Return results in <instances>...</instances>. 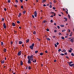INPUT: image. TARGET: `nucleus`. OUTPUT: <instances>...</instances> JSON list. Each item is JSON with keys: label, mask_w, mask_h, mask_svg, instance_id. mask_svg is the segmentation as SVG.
I'll return each mask as SVG.
<instances>
[{"label": "nucleus", "mask_w": 74, "mask_h": 74, "mask_svg": "<svg viewBox=\"0 0 74 74\" xmlns=\"http://www.w3.org/2000/svg\"><path fill=\"white\" fill-rule=\"evenodd\" d=\"M23 44V42L21 41H19V44L21 45V44Z\"/></svg>", "instance_id": "nucleus-9"}, {"label": "nucleus", "mask_w": 74, "mask_h": 74, "mask_svg": "<svg viewBox=\"0 0 74 74\" xmlns=\"http://www.w3.org/2000/svg\"><path fill=\"white\" fill-rule=\"evenodd\" d=\"M53 16H55V15H56V13H53Z\"/></svg>", "instance_id": "nucleus-44"}, {"label": "nucleus", "mask_w": 74, "mask_h": 74, "mask_svg": "<svg viewBox=\"0 0 74 74\" xmlns=\"http://www.w3.org/2000/svg\"><path fill=\"white\" fill-rule=\"evenodd\" d=\"M71 55L72 56H74V53H71Z\"/></svg>", "instance_id": "nucleus-34"}, {"label": "nucleus", "mask_w": 74, "mask_h": 74, "mask_svg": "<svg viewBox=\"0 0 74 74\" xmlns=\"http://www.w3.org/2000/svg\"><path fill=\"white\" fill-rule=\"evenodd\" d=\"M54 32H55V33H56V32H57V30H54Z\"/></svg>", "instance_id": "nucleus-51"}, {"label": "nucleus", "mask_w": 74, "mask_h": 74, "mask_svg": "<svg viewBox=\"0 0 74 74\" xmlns=\"http://www.w3.org/2000/svg\"><path fill=\"white\" fill-rule=\"evenodd\" d=\"M3 26L4 29H6V27H7V26H6V24H5V23H4L3 24Z\"/></svg>", "instance_id": "nucleus-3"}, {"label": "nucleus", "mask_w": 74, "mask_h": 74, "mask_svg": "<svg viewBox=\"0 0 74 74\" xmlns=\"http://www.w3.org/2000/svg\"><path fill=\"white\" fill-rule=\"evenodd\" d=\"M56 44L57 45H59V42H57L56 43Z\"/></svg>", "instance_id": "nucleus-64"}, {"label": "nucleus", "mask_w": 74, "mask_h": 74, "mask_svg": "<svg viewBox=\"0 0 74 74\" xmlns=\"http://www.w3.org/2000/svg\"><path fill=\"white\" fill-rule=\"evenodd\" d=\"M68 11H66V13L67 14H68Z\"/></svg>", "instance_id": "nucleus-54"}, {"label": "nucleus", "mask_w": 74, "mask_h": 74, "mask_svg": "<svg viewBox=\"0 0 74 74\" xmlns=\"http://www.w3.org/2000/svg\"><path fill=\"white\" fill-rule=\"evenodd\" d=\"M15 2L16 3H18V1L17 0H16Z\"/></svg>", "instance_id": "nucleus-36"}, {"label": "nucleus", "mask_w": 74, "mask_h": 74, "mask_svg": "<svg viewBox=\"0 0 74 74\" xmlns=\"http://www.w3.org/2000/svg\"><path fill=\"white\" fill-rule=\"evenodd\" d=\"M51 14H52V15H53V14H54V12H50Z\"/></svg>", "instance_id": "nucleus-32"}, {"label": "nucleus", "mask_w": 74, "mask_h": 74, "mask_svg": "<svg viewBox=\"0 0 74 74\" xmlns=\"http://www.w3.org/2000/svg\"><path fill=\"white\" fill-rule=\"evenodd\" d=\"M60 55H61L62 56H64V54L63 53L60 54Z\"/></svg>", "instance_id": "nucleus-27"}, {"label": "nucleus", "mask_w": 74, "mask_h": 74, "mask_svg": "<svg viewBox=\"0 0 74 74\" xmlns=\"http://www.w3.org/2000/svg\"><path fill=\"white\" fill-rule=\"evenodd\" d=\"M50 22H51V23H52V22H53V20H51L50 21Z\"/></svg>", "instance_id": "nucleus-59"}, {"label": "nucleus", "mask_w": 74, "mask_h": 74, "mask_svg": "<svg viewBox=\"0 0 74 74\" xmlns=\"http://www.w3.org/2000/svg\"><path fill=\"white\" fill-rule=\"evenodd\" d=\"M53 10H55V7H53Z\"/></svg>", "instance_id": "nucleus-63"}, {"label": "nucleus", "mask_w": 74, "mask_h": 74, "mask_svg": "<svg viewBox=\"0 0 74 74\" xmlns=\"http://www.w3.org/2000/svg\"><path fill=\"white\" fill-rule=\"evenodd\" d=\"M57 27L59 29H60V26H57Z\"/></svg>", "instance_id": "nucleus-50"}, {"label": "nucleus", "mask_w": 74, "mask_h": 74, "mask_svg": "<svg viewBox=\"0 0 74 74\" xmlns=\"http://www.w3.org/2000/svg\"><path fill=\"white\" fill-rule=\"evenodd\" d=\"M32 16L33 18H34V15H32Z\"/></svg>", "instance_id": "nucleus-48"}, {"label": "nucleus", "mask_w": 74, "mask_h": 74, "mask_svg": "<svg viewBox=\"0 0 74 74\" xmlns=\"http://www.w3.org/2000/svg\"><path fill=\"white\" fill-rule=\"evenodd\" d=\"M50 17L51 18H53V15H52L50 16Z\"/></svg>", "instance_id": "nucleus-62"}, {"label": "nucleus", "mask_w": 74, "mask_h": 74, "mask_svg": "<svg viewBox=\"0 0 74 74\" xmlns=\"http://www.w3.org/2000/svg\"><path fill=\"white\" fill-rule=\"evenodd\" d=\"M1 45H3V42H1Z\"/></svg>", "instance_id": "nucleus-30"}, {"label": "nucleus", "mask_w": 74, "mask_h": 74, "mask_svg": "<svg viewBox=\"0 0 74 74\" xmlns=\"http://www.w3.org/2000/svg\"><path fill=\"white\" fill-rule=\"evenodd\" d=\"M66 50L65 49H64L63 50V51L64 52H66Z\"/></svg>", "instance_id": "nucleus-52"}, {"label": "nucleus", "mask_w": 74, "mask_h": 74, "mask_svg": "<svg viewBox=\"0 0 74 74\" xmlns=\"http://www.w3.org/2000/svg\"><path fill=\"white\" fill-rule=\"evenodd\" d=\"M21 8H22V9H23V5H22L21 6Z\"/></svg>", "instance_id": "nucleus-49"}, {"label": "nucleus", "mask_w": 74, "mask_h": 74, "mask_svg": "<svg viewBox=\"0 0 74 74\" xmlns=\"http://www.w3.org/2000/svg\"><path fill=\"white\" fill-rule=\"evenodd\" d=\"M29 59H31L33 58V55H32L31 56H29L28 57H29Z\"/></svg>", "instance_id": "nucleus-4"}, {"label": "nucleus", "mask_w": 74, "mask_h": 74, "mask_svg": "<svg viewBox=\"0 0 74 74\" xmlns=\"http://www.w3.org/2000/svg\"><path fill=\"white\" fill-rule=\"evenodd\" d=\"M37 11H35L34 12V15L35 17H37Z\"/></svg>", "instance_id": "nucleus-2"}, {"label": "nucleus", "mask_w": 74, "mask_h": 74, "mask_svg": "<svg viewBox=\"0 0 74 74\" xmlns=\"http://www.w3.org/2000/svg\"><path fill=\"white\" fill-rule=\"evenodd\" d=\"M38 51H35V53H38Z\"/></svg>", "instance_id": "nucleus-28"}, {"label": "nucleus", "mask_w": 74, "mask_h": 74, "mask_svg": "<svg viewBox=\"0 0 74 74\" xmlns=\"http://www.w3.org/2000/svg\"><path fill=\"white\" fill-rule=\"evenodd\" d=\"M20 1L21 3H22V2H23V0H20Z\"/></svg>", "instance_id": "nucleus-56"}, {"label": "nucleus", "mask_w": 74, "mask_h": 74, "mask_svg": "<svg viewBox=\"0 0 74 74\" xmlns=\"http://www.w3.org/2000/svg\"><path fill=\"white\" fill-rule=\"evenodd\" d=\"M16 44H18V40H17L16 41Z\"/></svg>", "instance_id": "nucleus-20"}, {"label": "nucleus", "mask_w": 74, "mask_h": 74, "mask_svg": "<svg viewBox=\"0 0 74 74\" xmlns=\"http://www.w3.org/2000/svg\"><path fill=\"white\" fill-rule=\"evenodd\" d=\"M61 38H62V40H64V37H63V36H62Z\"/></svg>", "instance_id": "nucleus-29"}, {"label": "nucleus", "mask_w": 74, "mask_h": 74, "mask_svg": "<svg viewBox=\"0 0 74 74\" xmlns=\"http://www.w3.org/2000/svg\"><path fill=\"white\" fill-rule=\"evenodd\" d=\"M12 25L13 26H15V24L14 23H12Z\"/></svg>", "instance_id": "nucleus-10"}, {"label": "nucleus", "mask_w": 74, "mask_h": 74, "mask_svg": "<svg viewBox=\"0 0 74 74\" xmlns=\"http://www.w3.org/2000/svg\"><path fill=\"white\" fill-rule=\"evenodd\" d=\"M19 16H21L22 15V13H19Z\"/></svg>", "instance_id": "nucleus-40"}, {"label": "nucleus", "mask_w": 74, "mask_h": 74, "mask_svg": "<svg viewBox=\"0 0 74 74\" xmlns=\"http://www.w3.org/2000/svg\"><path fill=\"white\" fill-rule=\"evenodd\" d=\"M64 54L65 55H67V52H66L64 53Z\"/></svg>", "instance_id": "nucleus-45"}, {"label": "nucleus", "mask_w": 74, "mask_h": 74, "mask_svg": "<svg viewBox=\"0 0 74 74\" xmlns=\"http://www.w3.org/2000/svg\"><path fill=\"white\" fill-rule=\"evenodd\" d=\"M10 43L11 44V45H12V44H13V42L12 41L10 42Z\"/></svg>", "instance_id": "nucleus-55"}, {"label": "nucleus", "mask_w": 74, "mask_h": 74, "mask_svg": "<svg viewBox=\"0 0 74 74\" xmlns=\"http://www.w3.org/2000/svg\"><path fill=\"white\" fill-rule=\"evenodd\" d=\"M26 11H23V14H25V13H26Z\"/></svg>", "instance_id": "nucleus-25"}, {"label": "nucleus", "mask_w": 74, "mask_h": 74, "mask_svg": "<svg viewBox=\"0 0 74 74\" xmlns=\"http://www.w3.org/2000/svg\"><path fill=\"white\" fill-rule=\"evenodd\" d=\"M52 6L51 5H49V7L50 8H52Z\"/></svg>", "instance_id": "nucleus-61"}, {"label": "nucleus", "mask_w": 74, "mask_h": 74, "mask_svg": "<svg viewBox=\"0 0 74 74\" xmlns=\"http://www.w3.org/2000/svg\"><path fill=\"white\" fill-rule=\"evenodd\" d=\"M31 46L33 47L34 46V43H33Z\"/></svg>", "instance_id": "nucleus-22"}, {"label": "nucleus", "mask_w": 74, "mask_h": 74, "mask_svg": "<svg viewBox=\"0 0 74 74\" xmlns=\"http://www.w3.org/2000/svg\"><path fill=\"white\" fill-rule=\"evenodd\" d=\"M21 66H22L23 65V62H22V61L21 60Z\"/></svg>", "instance_id": "nucleus-11"}, {"label": "nucleus", "mask_w": 74, "mask_h": 74, "mask_svg": "<svg viewBox=\"0 0 74 74\" xmlns=\"http://www.w3.org/2000/svg\"><path fill=\"white\" fill-rule=\"evenodd\" d=\"M58 35H62V34H61L60 32H59L58 33Z\"/></svg>", "instance_id": "nucleus-42"}, {"label": "nucleus", "mask_w": 74, "mask_h": 74, "mask_svg": "<svg viewBox=\"0 0 74 74\" xmlns=\"http://www.w3.org/2000/svg\"><path fill=\"white\" fill-rule=\"evenodd\" d=\"M47 40H48V41H51V39L49 38H47Z\"/></svg>", "instance_id": "nucleus-14"}, {"label": "nucleus", "mask_w": 74, "mask_h": 74, "mask_svg": "<svg viewBox=\"0 0 74 74\" xmlns=\"http://www.w3.org/2000/svg\"><path fill=\"white\" fill-rule=\"evenodd\" d=\"M14 32L15 34H16V33H17V32H16L15 31H14Z\"/></svg>", "instance_id": "nucleus-46"}, {"label": "nucleus", "mask_w": 74, "mask_h": 74, "mask_svg": "<svg viewBox=\"0 0 74 74\" xmlns=\"http://www.w3.org/2000/svg\"><path fill=\"white\" fill-rule=\"evenodd\" d=\"M17 23H20V21H18L17 22Z\"/></svg>", "instance_id": "nucleus-35"}, {"label": "nucleus", "mask_w": 74, "mask_h": 74, "mask_svg": "<svg viewBox=\"0 0 74 74\" xmlns=\"http://www.w3.org/2000/svg\"><path fill=\"white\" fill-rule=\"evenodd\" d=\"M47 31V32H49V29H47L46 30Z\"/></svg>", "instance_id": "nucleus-39"}, {"label": "nucleus", "mask_w": 74, "mask_h": 74, "mask_svg": "<svg viewBox=\"0 0 74 74\" xmlns=\"http://www.w3.org/2000/svg\"><path fill=\"white\" fill-rule=\"evenodd\" d=\"M26 41V42L27 43L29 42V39H28Z\"/></svg>", "instance_id": "nucleus-18"}, {"label": "nucleus", "mask_w": 74, "mask_h": 74, "mask_svg": "<svg viewBox=\"0 0 74 74\" xmlns=\"http://www.w3.org/2000/svg\"><path fill=\"white\" fill-rule=\"evenodd\" d=\"M66 31V29H63L62 31V32H65Z\"/></svg>", "instance_id": "nucleus-33"}, {"label": "nucleus", "mask_w": 74, "mask_h": 74, "mask_svg": "<svg viewBox=\"0 0 74 74\" xmlns=\"http://www.w3.org/2000/svg\"><path fill=\"white\" fill-rule=\"evenodd\" d=\"M29 48L31 49H33V46H30Z\"/></svg>", "instance_id": "nucleus-8"}, {"label": "nucleus", "mask_w": 74, "mask_h": 74, "mask_svg": "<svg viewBox=\"0 0 74 74\" xmlns=\"http://www.w3.org/2000/svg\"><path fill=\"white\" fill-rule=\"evenodd\" d=\"M33 34H34V35H35V34H36V31H34L33 32Z\"/></svg>", "instance_id": "nucleus-21"}, {"label": "nucleus", "mask_w": 74, "mask_h": 74, "mask_svg": "<svg viewBox=\"0 0 74 74\" xmlns=\"http://www.w3.org/2000/svg\"><path fill=\"white\" fill-rule=\"evenodd\" d=\"M60 27H64V25H60Z\"/></svg>", "instance_id": "nucleus-23"}, {"label": "nucleus", "mask_w": 74, "mask_h": 74, "mask_svg": "<svg viewBox=\"0 0 74 74\" xmlns=\"http://www.w3.org/2000/svg\"><path fill=\"white\" fill-rule=\"evenodd\" d=\"M68 16L69 18L70 19V16L68 14Z\"/></svg>", "instance_id": "nucleus-47"}, {"label": "nucleus", "mask_w": 74, "mask_h": 74, "mask_svg": "<svg viewBox=\"0 0 74 74\" xmlns=\"http://www.w3.org/2000/svg\"><path fill=\"white\" fill-rule=\"evenodd\" d=\"M55 47H58V46L56 45V43H55Z\"/></svg>", "instance_id": "nucleus-41"}, {"label": "nucleus", "mask_w": 74, "mask_h": 74, "mask_svg": "<svg viewBox=\"0 0 74 74\" xmlns=\"http://www.w3.org/2000/svg\"><path fill=\"white\" fill-rule=\"evenodd\" d=\"M69 52H70V53H71L72 51H71V50H69Z\"/></svg>", "instance_id": "nucleus-31"}, {"label": "nucleus", "mask_w": 74, "mask_h": 74, "mask_svg": "<svg viewBox=\"0 0 74 74\" xmlns=\"http://www.w3.org/2000/svg\"><path fill=\"white\" fill-rule=\"evenodd\" d=\"M33 58H31V61H33Z\"/></svg>", "instance_id": "nucleus-60"}, {"label": "nucleus", "mask_w": 74, "mask_h": 74, "mask_svg": "<svg viewBox=\"0 0 74 74\" xmlns=\"http://www.w3.org/2000/svg\"><path fill=\"white\" fill-rule=\"evenodd\" d=\"M8 2L9 3H10L11 2V0H8Z\"/></svg>", "instance_id": "nucleus-26"}, {"label": "nucleus", "mask_w": 74, "mask_h": 74, "mask_svg": "<svg viewBox=\"0 0 74 74\" xmlns=\"http://www.w3.org/2000/svg\"><path fill=\"white\" fill-rule=\"evenodd\" d=\"M43 53H41L40 54V55H41V56H42L43 55Z\"/></svg>", "instance_id": "nucleus-19"}, {"label": "nucleus", "mask_w": 74, "mask_h": 74, "mask_svg": "<svg viewBox=\"0 0 74 74\" xmlns=\"http://www.w3.org/2000/svg\"><path fill=\"white\" fill-rule=\"evenodd\" d=\"M53 2L54 3H56V1L55 0H54L53 1Z\"/></svg>", "instance_id": "nucleus-57"}, {"label": "nucleus", "mask_w": 74, "mask_h": 74, "mask_svg": "<svg viewBox=\"0 0 74 74\" xmlns=\"http://www.w3.org/2000/svg\"><path fill=\"white\" fill-rule=\"evenodd\" d=\"M4 10L5 11H7V9H6V8H4Z\"/></svg>", "instance_id": "nucleus-53"}, {"label": "nucleus", "mask_w": 74, "mask_h": 74, "mask_svg": "<svg viewBox=\"0 0 74 74\" xmlns=\"http://www.w3.org/2000/svg\"><path fill=\"white\" fill-rule=\"evenodd\" d=\"M3 51H4V52H6L7 51V49H6L5 48H4V49H3Z\"/></svg>", "instance_id": "nucleus-12"}, {"label": "nucleus", "mask_w": 74, "mask_h": 74, "mask_svg": "<svg viewBox=\"0 0 74 74\" xmlns=\"http://www.w3.org/2000/svg\"><path fill=\"white\" fill-rule=\"evenodd\" d=\"M18 56H21V51H20L18 53Z\"/></svg>", "instance_id": "nucleus-5"}, {"label": "nucleus", "mask_w": 74, "mask_h": 74, "mask_svg": "<svg viewBox=\"0 0 74 74\" xmlns=\"http://www.w3.org/2000/svg\"><path fill=\"white\" fill-rule=\"evenodd\" d=\"M44 23H45V22H47V21H46L44 20L43 21V22Z\"/></svg>", "instance_id": "nucleus-43"}, {"label": "nucleus", "mask_w": 74, "mask_h": 74, "mask_svg": "<svg viewBox=\"0 0 74 74\" xmlns=\"http://www.w3.org/2000/svg\"><path fill=\"white\" fill-rule=\"evenodd\" d=\"M28 69V66H26V69Z\"/></svg>", "instance_id": "nucleus-58"}, {"label": "nucleus", "mask_w": 74, "mask_h": 74, "mask_svg": "<svg viewBox=\"0 0 74 74\" xmlns=\"http://www.w3.org/2000/svg\"><path fill=\"white\" fill-rule=\"evenodd\" d=\"M71 41L72 42H74V38H72V39L71 40Z\"/></svg>", "instance_id": "nucleus-6"}, {"label": "nucleus", "mask_w": 74, "mask_h": 74, "mask_svg": "<svg viewBox=\"0 0 74 74\" xmlns=\"http://www.w3.org/2000/svg\"><path fill=\"white\" fill-rule=\"evenodd\" d=\"M71 63H73V62L72 61H71V62H70L69 63V64H71Z\"/></svg>", "instance_id": "nucleus-24"}, {"label": "nucleus", "mask_w": 74, "mask_h": 74, "mask_svg": "<svg viewBox=\"0 0 74 74\" xmlns=\"http://www.w3.org/2000/svg\"><path fill=\"white\" fill-rule=\"evenodd\" d=\"M46 1V0H42V3H45Z\"/></svg>", "instance_id": "nucleus-15"}, {"label": "nucleus", "mask_w": 74, "mask_h": 74, "mask_svg": "<svg viewBox=\"0 0 74 74\" xmlns=\"http://www.w3.org/2000/svg\"><path fill=\"white\" fill-rule=\"evenodd\" d=\"M14 6L15 7H16V8H17V7H18V6H17V5H16L15 4H14Z\"/></svg>", "instance_id": "nucleus-16"}, {"label": "nucleus", "mask_w": 74, "mask_h": 74, "mask_svg": "<svg viewBox=\"0 0 74 74\" xmlns=\"http://www.w3.org/2000/svg\"><path fill=\"white\" fill-rule=\"evenodd\" d=\"M1 63L3 64L4 63V60H1Z\"/></svg>", "instance_id": "nucleus-13"}, {"label": "nucleus", "mask_w": 74, "mask_h": 74, "mask_svg": "<svg viewBox=\"0 0 74 74\" xmlns=\"http://www.w3.org/2000/svg\"><path fill=\"white\" fill-rule=\"evenodd\" d=\"M28 69L29 70H31L32 69L31 68V66H29L28 67Z\"/></svg>", "instance_id": "nucleus-17"}, {"label": "nucleus", "mask_w": 74, "mask_h": 74, "mask_svg": "<svg viewBox=\"0 0 74 74\" xmlns=\"http://www.w3.org/2000/svg\"><path fill=\"white\" fill-rule=\"evenodd\" d=\"M29 56L28 57H27V59H28V64H31V63H32V62H31V59H29Z\"/></svg>", "instance_id": "nucleus-1"}, {"label": "nucleus", "mask_w": 74, "mask_h": 74, "mask_svg": "<svg viewBox=\"0 0 74 74\" xmlns=\"http://www.w3.org/2000/svg\"><path fill=\"white\" fill-rule=\"evenodd\" d=\"M69 66H70V67H72V66H74V64H69Z\"/></svg>", "instance_id": "nucleus-7"}, {"label": "nucleus", "mask_w": 74, "mask_h": 74, "mask_svg": "<svg viewBox=\"0 0 74 74\" xmlns=\"http://www.w3.org/2000/svg\"><path fill=\"white\" fill-rule=\"evenodd\" d=\"M58 51V52H60L61 51V49H59Z\"/></svg>", "instance_id": "nucleus-38"}, {"label": "nucleus", "mask_w": 74, "mask_h": 74, "mask_svg": "<svg viewBox=\"0 0 74 74\" xmlns=\"http://www.w3.org/2000/svg\"><path fill=\"white\" fill-rule=\"evenodd\" d=\"M2 21H3H3H4V18H2Z\"/></svg>", "instance_id": "nucleus-37"}]
</instances>
